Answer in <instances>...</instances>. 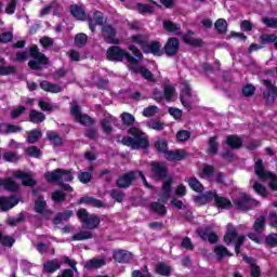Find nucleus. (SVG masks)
Masks as SVG:
<instances>
[{
    "mask_svg": "<svg viewBox=\"0 0 277 277\" xmlns=\"http://www.w3.org/2000/svg\"><path fill=\"white\" fill-rule=\"evenodd\" d=\"M128 49L133 53L134 57L118 45L108 48L106 57L109 62H122V60L126 58L130 67L137 66V64L144 60V55H142V52L133 44L129 45Z\"/></svg>",
    "mask_w": 277,
    "mask_h": 277,
    "instance_id": "obj_1",
    "label": "nucleus"
},
{
    "mask_svg": "<svg viewBox=\"0 0 277 277\" xmlns=\"http://www.w3.org/2000/svg\"><path fill=\"white\" fill-rule=\"evenodd\" d=\"M129 133L131 136H126L122 138V145L129 146L133 150H140L148 148L150 146V143L148 142V134L143 132L142 130L137 128H130Z\"/></svg>",
    "mask_w": 277,
    "mask_h": 277,
    "instance_id": "obj_2",
    "label": "nucleus"
},
{
    "mask_svg": "<svg viewBox=\"0 0 277 277\" xmlns=\"http://www.w3.org/2000/svg\"><path fill=\"white\" fill-rule=\"evenodd\" d=\"M254 172L262 183H268V187L277 192V176L269 171H265V168H263V160H258L255 162Z\"/></svg>",
    "mask_w": 277,
    "mask_h": 277,
    "instance_id": "obj_3",
    "label": "nucleus"
},
{
    "mask_svg": "<svg viewBox=\"0 0 277 277\" xmlns=\"http://www.w3.org/2000/svg\"><path fill=\"white\" fill-rule=\"evenodd\" d=\"M137 179H142L147 189H153V186L148 184V182L146 181V176H144V173H142L141 171H131L123 174L121 177L117 180V185L118 187L127 189V187H131V183L137 181Z\"/></svg>",
    "mask_w": 277,
    "mask_h": 277,
    "instance_id": "obj_4",
    "label": "nucleus"
},
{
    "mask_svg": "<svg viewBox=\"0 0 277 277\" xmlns=\"http://www.w3.org/2000/svg\"><path fill=\"white\" fill-rule=\"evenodd\" d=\"M72 174V170L56 169L52 172H48L45 174V179L50 183H58V185H64V183H70L75 180Z\"/></svg>",
    "mask_w": 277,
    "mask_h": 277,
    "instance_id": "obj_5",
    "label": "nucleus"
},
{
    "mask_svg": "<svg viewBox=\"0 0 277 277\" xmlns=\"http://www.w3.org/2000/svg\"><path fill=\"white\" fill-rule=\"evenodd\" d=\"M224 241L227 246L234 243L235 252L236 254H239V252H241V246H243V242L246 241V236H239L237 234V228H235L233 224H228L226 234L224 236Z\"/></svg>",
    "mask_w": 277,
    "mask_h": 277,
    "instance_id": "obj_6",
    "label": "nucleus"
},
{
    "mask_svg": "<svg viewBox=\"0 0 277 277\" xmlns=\"http://www.w3.org/2000/svg\"><path fill=\"white\" fill-rule=\"evenodd\" d=\"M77 217L89 230L96 228L101 224V219L95 214H90L85 209L78 210Z\"/></svg>",
    "mask_w": 277,
    "mask_h": 277,
    "instance_id": "obj_7",
    "label": "nucleus"
},
{
    "mask_svg": "<svg viewBox=\"0 0 277 277\" xmlns=\"http://www.w3.org/2000/svg\"><path fill=\"white\" fill-rule=\"evenodd\" d=\"M30 57H34V61H29L28 66L32 70H40L42 66H44L45 64H49V58H47L44 54L38 51L37 45H32L30 48Z\"/></svg>",
    "mask_w": 277,
    "mask_h": 277,
    "instance_id": "obj_8",
    "label": "nucleus"
},
{
    "mask_svg": "<svg viewBox=\"0 0 277 277\" xmlns=\"http://www.w3.org/2000/svg\"><path fill=\"white\" fill-rule=\"evenodd\" d=\"M234 205L239 211H248L259 207L261 203L256 199L250 198L247 194L240 193L238 198L234 200Z\"/></svg>",
    "mask_w": 277,
    "mask_h": 277,
    "instance_id": "obj_9",
    "label": "nucleus"
},
{
    "mask_svg": "<svg viewBox=\"0 0 277 277\" xmlns=\"http://www.w3.org/2000/svg\"><path fill=\"white\" fill-rule=\"evenodd\" d=\"M201 199L205 200V202H211V200H214L219 209H230V207H233L230 200L217 196V193L215 192L206 193L205 195H202Z\"/></svg>",
    "mask_w": 277,
    "mask_h": 277,
    "instance_id": "obj_10",
    "label": "nucleus"
},
{
    "mask_svg": "<svg viewBox=\"0 0 277 277\" xmlns=\"http://www.w3.org/2000/svg\"><path fill=\"white\" fill-rule=\"evenodd\" d=\"M71 116L76 118V122H79L83 127H92L94 124V119L88 115L81 114V108L77 105V102L71 103L70 109Z\"/></svg>",
    "mask_w": 277,
    "mask_h": 277,
    "instance_id": "obj_11",
    "label": "nucleus"
},
{
    "mask_svg": "<svg viewBox=\"0 0 277 277\" xmlns=\"http://www.w3.org/2000/svg\"><path fill=\"white\" fill-rule=\"evenodd\" d=\"M263 85H265L266 90L264 91V100L266 101V105H274L277 96V88L269 80H263Z\"/></svg>",
    "mask_w": 277,
    "mask_h": 277,
    "instance_id": "obj_12",
    "label": "nucleus"
},
{
    "mask_svg": "<svg viewBox=\"0 0 277 277\" xmlns=\"http://www.w3.org/2000/svg\"><path fill=\"white\" fill-rule=\"evenodd\" d=\"M163 49L168 57H174V55H177L179 50L181 49V42L176 38H170L164 44Z\"/></svg>",
    "mask_w": 277,
    "mask_h": 277,
    "instance_id": "obj_13",
    "label": "nucleus"
},
{
    "mask_svg": "<svg viewBox=\"0 0 277 277\" xmlns=\"http://www.w3.org/2000/svg\"><path fill=\"white\" fill-rule=\"evenodd\" d=\"M181 103L184 107H189V103H192V88H189V82L184 81L181 84Z\"/></svg>",
    "mask_w": 277,
    "mask_h": 277,
    "instance_id": "obj_14",
    "label": "nucleus"
},
{
    "mask_svg": "<svg viewBox=\"0 0 277 277\" xmlns=\"http://www.w3.org/2000/svg\"><path fill=\"white\" fill-rule=\"evenodd\" d=\"M102 36L108 44H120V41L116 39V30L111 26H104L102 29Z\"/></svg>",
    "mask_w": 277,
    "mask_h": 277,
    "instance_id": "obj_15",
    "label": "nucleus"
},
{
    "mask_svg": "<svg viewBox=\"0 0 277 277\" xmlns=\"http://www.w3.org/2000/svg\"><path fill=\"white\" fill-rule=\"evenodd\" d=\"M18 205V198L16 196L0 197V209L1 211H10Z\"/></svg>",
    "mask_w": 277,
    "mask_h": 277,
    "instance_id": "obj_16",
    "label": "nucleus"
},
{
    "mask_svg": "<svg viewBox=\"0 0 277 277\" xmlns=\"http://www.w3.org/2000/svg\"><path fill=\"white\" fill-rule=\"evenodd\" d=\"M35 211L37 213H40V215H43L44 220H49L51 217V211L47 210V201H44V198L39 197L35 202Z\"/></svg>",
    "mask_w": 277,
    "mask_h": 277,
    "instance_id": "obj_17",
    "label": "nucleus"
},
{
    "mask_svg": "<svg viewBox=\"0 0 277 277\" xmlns=\"http://www.w3.org/2000/svg\"><path fill=\"white\" fill-rule=\"evenodd\" d=\"M151 174L154 179H164L166 174H168V168L163 163L153 162Z\"/></svg>",
    "mask_w": 277,
    "mask_h": 277,
    "instance_id": "obj_18",
    "label": "nucleus"
},
{
    "mask_svg": "<svg viewBox=\"0 0 277 277\" xmlns=\"http://www.w3.org/2000/svg\"><path fill=\"white\" fill-rule=\"evenodd\" d=\"M187 154L183 149H177V150H168L164 154V158L168 159V161H182L184 157H186Z\"/></svg>",
    "mask_w": 277,
    "mask_h": 277,
    "instance_id": "obj_19",
    "label": "nucleus"
},
{
    "mask_svg": "<svg viewBox=\"0 0 277 277\" xmlns=\"http://www.w3.org/2000/svg\"><path fill=\"white\" fill-rule=\"evenodd\" d=\"M40 88L41 90H44V92H51L52 94H60V92L64 90L60 84H54L47 80L40 83Z\"/></svg>",
    "mask_w": 277,
    "mask_h": 277,
    "instance_id": "obj_20",
    "label": "nucleus"
},
{
    "mask_svg": "<svg viewBox=\"0 0 277 277\" xmlns=\"http://www.w3.org/2000/svg\"><path fill=\"white\" fill-rule=\"evenodd\" d=\"M14 176L15 179H21L23 185H26L28 187H32V185H36V181H34V179L29 174L23 171H15Z\"/></svg>",
    "mask_w": 277,
    "mask_h": 277,
    "instance_id": "obj_21",
    "label": "nucleus"
},
{
    "mask_svg": "<svg viewBox=\"0 0 277 277\" xmlns=\"http://www.w3.org/2000/svg\"><path fill=\"white\" fill-rule=\"evenodd\" d=\"M60 267H62V263L60 262V260L54 259L43 264V272H45L47 274H53L57 272Z\"/></svg>",
    "mask_w": 277,
    "mask_h": 277,
    "instance_id": "obj_22",
    "label": "nucleus"
},
{
    "mask_svg": "<svg viewBox=\"0 0 277 277\" xmlns=\"http://www.w3.org/2000/svg\"><path fill=\"white\" fill-rule=\"evenodd\" d=\"M144 53H153V55H161V43L159 41H147Z\"/></svg>",
    "mask_w": 277,
    "mask_h": 277,
    "instance_id": "obj_23",
    "label": "nucleus"
},
{
    "mask_svg": "<svg viewBox=\"0 0 277 277\" xmlns=\"http://www.w3.org/2000/svg\"><path fill=\"white\" fill-rule=\"evenodd\" d=\"M0 187H4L8 192H18V184L12 177L0 179Z\"/></svg>",
    "mask_w": 277,
    "mask_h": 277,
    "instance_id": "obj_24",
    "label": "nucleus"
},
{
    "mask_svg": "<svg viewBox=\"0 0 277 277\" xmlns=\"http://www.w3.org/2000/svg\"><path fill=\"white\" fill-rule=\"evenodd\" d=\"M131 42L141 47V49L144 51L149 42L148 35H134L131 37Z\"/></svg>",
    "mask_w": 277,
    "mask_h": 277,
    "instance_id": "obj_25",
    "label": "nucleus"
},
{
    "mask_svg": "<svg viewBox=\"0 0 277 277\" xmlns=\"http://www.w3.org/2000/svg\"><path fill=\"white\" fill-rule=\"evenodd\" d=\"M168 124L159 119H151L146 121V128L151 129L153 131H163Z\"/></svg>",
    "mask_w": 277,
    "mask_h": 277,
    "instance_id": "obj_26",
    "label": "nucleus"
},
{
    "mask_svg": "<svg viewBox=\"0 0 277 277\" xmlns=\"http://www.w3.org/2000/svg\"><path fill=\"white\" fill-rule=\"evenodd\" d=\"M70 13L75 18H77V21H85V18H88V15H85V10L77 4L70 6Z\"/></svg>",
    "mask_w": 277,
    "mask_h": 277,
    "instance_id": "obj_27",
    "label": "nucleus"
},
{
    "mask_svg": "<svg viewBox=\"0 0 277 277\" xmlns=\"http://www.w3.org/2000/svg\"><path fill=\"white\" fill-rule=\"evenodd\" d=\"M114 259L118 263H130L131 259H133V255L128 251H117L114 254Z\"/></svg>",
    "mask_w": 277,
    "mask_h": 277,
    "instance_id": "obj_28",
    "label": "nucleus"
},
{
    "mask_svg": "<svg viewBox=\"0 0 277 277\" xmlns=\"http://www.w3.org/2000/svg\"><path fill=\"white\" fill-rule=\"evenodd\" d=\"M79 205H88L89 207H96L97 209H101V207H103V201L94 197L85 196L80 199Z\"/></svg>",
    "mask_w": 277,
    "mask_h": 277,
    "instance_id": "obj_29",
    "label": "nucleus"
},
{
    "mask_svg": "<svg viewBox=\"0 0 277 277\" xmlns=\"http://www.w3.org/2000/svg\"><path fill=\"white\" fill-rule=\"evenodd\" d=\"M242 260L246 261V263L250 264L251 267V276L252 277H260L261 276V268L256 265L254 260L252 258H249L247 255H242Z\"/></svg>",
    "mask_w": 277,
    "mask_h": 277,
    "instance_id": "obj_30",
    "label": "nucleus"
},
{
    "mask_svg": "<svg viewBox=\"0 0 277 277\" xmlns=\"http://www.w3.org/2000/svg\"><path fill=\"white\" fill-rule=\"evenodd\" d=\"M199 236L201 239L209 241L210 243H216L217 241V235L209 229L199 230Z\"/></svg>",
    "mask_w": 277,
    "mask_h": 277,
    "instance_id": "obj_31",
    "label": "nucleus"
},
{
    "mask_svg": "<svg viewBox=\"0 0 277 277\" xmlns=\"http://www.w3.org/2000/svg\"><path fill=\"white\" fill-rule=\"evenodd\" d=\"M111 124H116V118L113 116H109L102 120V129L106 135H109L114 129L111 128Z\"/></svg>",
    "mask_w": 277,
    "mask_h": 277,
    "instance_id": "obj_32",
    "label": "nucleus"
},
{
    "mask_svg": "<svg viewBox=\"0 0 277 277\" xmlns=\"http://www.w3.org/2000/svg\"><path fill=\"white\" fill-rule=\"evenodd\" d=\"M130 68L133 72H140L144 79H147V81H153V72H150V70L144 67L138 68L137 65H132Z\"/></svg>",
    "mask_w": 277,
    "mask_h": 277,
    "instance_id": "obj_33",
    "label": "nucleus"
},
{
    "mask_svg": "<svg viewBox=\"0 0 277 277\" xmlns=\"http://www.w3.org/2000/svg\"><path fill=\"white\" fill-rule=\"evenodd\" d=\"M172 192V179L166 181L162 185V198L161 200L166 202L168 198H170V194Z\"/></svg>",
    "mask_w": 277,
    "mask_h": 277,
    "instance_id": "obj_34",
    "label": "nucleus"
},
{
    "mask_svg": "<svg viewBox=\"0 0 277 277\" xmlns=\"http://www.w3.org/2000/svg\"><path fill=\"white\" fill-rule=\"evenodd\" d=\"M30 122H34V124H40V122H44L47 117L44 114L38 111V110H31L29 114Z\"/></svg>",
    "mask_w": 277,
    "mask_h": 277,
    "instance_id": "obj_35",
    "label": "nucleus"
},
{
    "mask_svg": "<svg viewBox=\"0 0 277 277\" xmlns=\"http://www.w3.org/2000/svg\"><path fill=\"white\" fill-rule=\"evenodd\" d=\"M172 272V267L168 266V264L160 262L156 265V274L160 276H170Z\"/></svg>",
    "mask_w": 277,
    "mask_h": 277,
    "instance_id": "obj_36",
    "label": "nucleus"
},
{
    "mask_svg": "<svg viewBox=\"0 0 277 277\" xmlns=\"http://www.w3.org/2000/svg\"><path fill=\"white\" fill-rule=\"evenodd\" d=\"M226 144L230 148H241V144H243V142L241 141V138H239V136L229 135L226 138Z\"/></svg>",
    "mask_w": 277,
    "mask_h": 277,
    "instance_id": "obj_37",
    "label": "nucleus"
},
{
    "mask_svg": "<svg viewBox=\"0 0 277 277\" xmlns=\"http://www.w3.org/2000/svg\"><path fill=\"white\" fill-rule=\"evenodd\" d=\"M94 234L90 230H82L72 236V241H85V239H92Z\"/></svg>",
    "mask_w": 277,
    "mask_h": 277,
    "instance_id": "obj_38",
    "label": "nucleus"
},
{
    "mask_svg": "<svg viewBox=\"0 0 277 277\" xmlns=\"http://www.w3.org/2000/svg\"><path fill=\"white\" fill-rule=\"evenodd\" d=\"M214 253L216 254L219 261H222L224 256H233V254L228 252V249L222 245H219L214 248Z\"/></svg>",
    "mask_w": 277,
    "mask_h": 277,
    "instance_id": "obj_39",
    "label": "nucleus"
},
{
    "mask_svg": "<svg viewBox=\"0 0 277 277\" xmlns=\"http://www.w3.org/2000/svg\"><path fill=\"white\" fill-rule=\"evenodd\" d=\"M251 185L259 196H262L263 198L267 197V188H265L261 182L251 181Z\"/></svg>",
    "mask_w": 277,
    "mask_h": 277,
    "instance_id": "obj_40",
    "label": "nucleus"
},
{
    "mask_svg": "<svg viewBox=\"0 0 277 277\" xmlns=\"http://www.w3.org/2000/svg\"><path fill=\"white\" fill-rule=\"evenodd\" d=\"M71 215H72V210H66L62 213H58L54 219V224H62V222H66L70 220Z\"/></svg>",
    "mask_w": 277,
    "mask_h": 277,
    "instance_id": "obj_41",
    "label": "nucleus"
},
{
    "mask_svg": "<svg viewBox=\"0 0 277 277\" xmlns=\"http://www.w3.org/2000/svg\"><path fill=\"white\" fill-rule=\"evenodd\" d=\"M16 72V67L5 66V60H0V75H14Z\"/></svg>",
    "mask_w": 277,
    "mask_h": 277,
    "instance_id": "obj_42",
    "label": "nucleus"
},
{
    "mask_svg": "<svg viewBox=\"0 0 277 277\" xmlns=\"http://www.w3.org/2000/svg\"><path fill=\"white\" fill-rule=\"evenodd\" d=\"M213 173H214L213 166L206 164L200 173V176H201V179L211 181V179H213Z\"/></svg>",
    "mask_w": 277,
    "mask_h": 277,
    "instance_id": "obj_43",
    "label": "nucleus"
},
{
    "mask_svg": "<svg viewBox=\"0 0 277 277\" xmlns=\"http://www.w3.org/2000/svg\"><path fill=\"white\" fill-rule=\"evenodd\" d=\"M214 27L219 34H226L228 29V23L224 18H220L215 22Z\"/></svg>",
    "mask_w": 277,
    "mask_h": 277,
    "instance_id": "obj_44",
    "label": "nucleus"
},
{
    "mask_svg": "<svg viewBox=\"0 0 277 277\" xmlns=\"http://www.w3.org/2000/svg\"><path fill=\"white\" fill-rule=\"evenodd\" d=\"M187 183H188L190 189H194V192L200 193L203 189L202 184L196 177H189L187 180Z\"/></svg>",
    "mask_w": 277,
    "mask_h": 277,
    "instance_id": "obj_45",
    "label": "nucleus"
},
{
    "mask_svg": "<svg viewBox=\"0 0 277 277\" xmlns=\"http://www.w3.org/2000/svg\"><path fill=\"white\" fill-rule=\"evenodd\" d=\"M217 137H210L208 142V153L210 155H217Z\"/></svg>",
    "mask_w": 277,
    "mask_h": 277,
    "instance_id": "obj_46",
    "label": "nucleus"
},
{
    "mask_svg": "<svg viewBox=\"0 0 277 277\" xmlns=\"http://www.w3.org/2000/svg\"><path fill=\"white\" fill-rule=\"evenodd\" d=\"M151 211H154V213H157L158 215H166V213H168L166 206L160 202L151 203Z\"/></svg>",
    "mask_w": 277,
    "mask_h": 277,
    "instance_id": "obj_47",
    "label": "nucleus"
},
{
    "mask_svg": "<svg viewBox=\"0 0 277 277\" xmlns=\"http://www.w3.org/2000/svg\"><path fill=\"white\" fill-rule=\"evenodd\" d=\"M40 137H42V132L40 130H32L28 133L27 141L29 144H36Z\"/></svg>",
    "mask_w": 277,
    "mask_h": 277,
    "instance_id": "obj_48",
    "label": "nucleus"
},
{
    "mask_svg": "<svg viewBox=\"0 0 277 277\" xmlns=\"http://www.w3.org/2000/svg\"><path fill=\"white\" fill-rule=\"evenodd\" d=\"M155 8H157V3H155V2L151 5L142 4V3L137 4V10L141 14H148V13L153 12L155 10Z\"/></svg>",
    "mask_w": 277,
    "mask_h": 277,
    "instance_id": "obj_49",
    "label": "nucleus"
},
{
    "mask_svg": "<svg viewBox=\"0 0 277 277\" xmlns=\"http://www.w3.org/2000/svg\"><path fill=\"white\" fill-rule=\"evenodd\" d=\"M194 32L189 31L187 35H185L183 37V40L186 44H190L193 47H200V40L195 39L194 37Z\"/></svg>",
    "mask_w": 277,
    "mask_h": 277,
    "instance_id": "obj_50",
    "label": "nucleus"
},
{
    "mask_svg": "<svg viewBox=\"0 0 277 277\" xmlns=\"http://www.w3.org/2000/svg\"><path fill=\"white\" fill-rule=\"evenodd\" d=\"M48 138L50 142H53V144H55V146H61L62 144V136H60V134H57V132L55 131H49L47 133Z\"/></svg>",
    "mask_w": 277,
    "mask_h": 277,
    "instance_id": "obj_51",
    "label": "nucleus"
},
{
    "mask_svg": "<svg viewBox=\"0 0 277 277\" xmlns=\"http://www.w3.org/2000/svg\"><path fill=\"white\" fill-rule=\"evenodd\" d=\"M253 228H254L255 233H258V234L263 233V230H265V216H260L255 221Z\"/></svg>",
    "mask_w": 277,
    "mask_h": 277,
    "instance_id": "obj_52",
    "label": "nucleus"
},
{
    "mask_svg": "<svg viewBox=\"0 0 277 277\" xmlns=\"http://www.w3.org/2000/svg\"><path fill=\"white\" fill-rule=\"evenodd\" d=\"M175 92L176 91L174 90V87L170 84L164 85L163 98H166L167 101H172L174 98Z\"/></svg>",
    "mask_w": 277,
    "mask_h": 277,
    "instance_id": "obj_53",
    "label": "nucleus"
},
{
    "mask_svg": "<svg viewBox=\"0 0 277 277\" xmlns=\"http://www.w3.org/2000/svg\"><path fill=\"white\" fill-rule=\"evenodd\" d=\"M155 148L156 150H158V153H163L166 155V153L168 151V142H166L164 140H158L155 143Z\"/></svg>",
    "mask_w": 277,
    "mask_h": 277,
    "instance_id": "obj_54",
    "label": "nucleus"
},
{
    "mask_svg": "<svg viewBox=\"0 0 277 277\" xmlns=\"http://www.w3.org/2000/svg\"><path fill=\"white\" fill-rule=\"evenodd\" d=\"M85 42H88V35L80 32L75 37L76 47H84Z\"/></svg>",
    "mask_w": 277,
    "mask_h": 277,
    "instance_id": "obj_55",
    "label": "nucleus"
},
{
    "mask_svg": "<svg viewBox=\"0 0 277 277\" xmlns=\"http://www.w3.org/2000/svg\"><path fill=\"white\" fill-rule=\"evenodd\" d=\"M103 265H105V260L103 259H93L87 263L88 269H92V267H103Z\"/></svg>",
    "mask_w": 277,
    "mask_h": 277,
    "instance_id": "obj_56",
    "label": "nucleus"
},
{
    "mask_svg": "<svg viewBox=\"0 0 277 277\" xmlns=\"http://www.w3.org/2000/svg\"><path fill=\"white\" fill-rule=\"evenodd\" d=\"M163 27L164 29H167V31H170L171 34H179V25L170 22V21H167L163 23Z\"/></svg>",
    "mask_w": 277,
    "mask_h": 277,
    "instance_id": "obj_57",
    "label": "nucleus"
},
{
    "mask_svg": "<svg viewBox=\"0 0 277 277\" xmlns=\"http://www.w3.org/2000/svg\"><path fill=\"white\" fill-rule=\"evenodd\" d=\"M121 120H122L123 124L131 127V124H133V122H135V117L129 113H123L121 115Z\"/></svg>",
    "mask_w": 277,
    "mask_h": 277,
    "instance_id": "obj_58",
    "label": "nucleus"
},
{
    "mask_svg": "<svg viewBox=\"0 0 277 277\" xmlns=\"http://www.w3.org/2000/svg\"><path fill=\"white\" fill-rule=\"evenodd\" d=\"M159 108L157 106H149L143 110V116H145V118H150L155 116V114H157Z\"/></svg>",
    "mask_w": 277,
    "mask_h": 277,
    "instance_id": "obj_59",
    "label": "nucleus"
},
{
    "mask_svg": "<svg viewBox=\"0 0 277 277\" xmlns=\"http://www.w3.org/2000/svg\"><path fill=\"white\" fill-rule=\"evenodd\" d=\"M277 37L276 35H262L260 37V42L262 44H269V42H276Z\"/></svg>",
    "mask_w": 277,
    "mask_h": 277,
    "instance_id": "obj_60",
    "label": "nucleus"
},
{
    "mask_svg": "<svg viewBox=\"0 0 277 277\" xmlns=\"http://www.w3.org/2000/svg\"><path fill=\"white\" fill-rule=\"evenodd\" d=\"M0 243L2 246H6L8 248H12V246H14V238H12L11 236L1 235Z\"/></svg>",
    "mask_w": 277,
    "mask_h": 277,
    "instance_id": "obj_61",
    "label": "nucleus"
},
{
    "mask_svg": "<svg viewBox=\"0 0 277 277\" xmlns=\"http://www.w3.org/2000/svg\"><path fill=\"white\" fill-rule=\"evenodd\" d=\"M78 180L80 183H90V181H92V174H90V172H82L78 175Z\"/></svg>",
    "mask_w": 277,
    "mask_h": 277,
    "instance_id": "obj_62",
    "label": "nucleus"
},
{
    "mask_svg": "<svg viewBox=\"0 0 277 277\" xmlns=\"http://www.w3.org/2000/svg\"><path fill=\"white\" fill-rule=\"evenodd\" d=\"M132 277H150V273H148V267L145 266L143 273L141 271H134L132 273Z\"/></svg>",
    "mask_w": 277,
    "mask_h": 277,
    "instance_id": "obj_63",
    "label": "nucleus"
},
{
    "mask_svg": "<svg viewBox=\"0 0 277 277\" xmlns=\"http://www.w3.org/2000/svg\"><path fill=\"white\" fill-rule=\"evenodd\" d=\"M266 243L268 246H277V235L271 234L266 237Z\"/></svg>",
    "mask_w": 277,
    "mask_h": 277,
    "instance_id": "obj_64",
    "label": "nucleus"
}]
</instances>
